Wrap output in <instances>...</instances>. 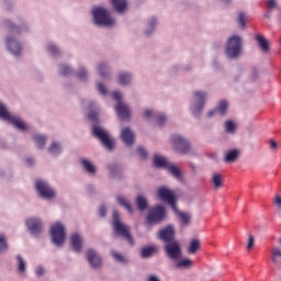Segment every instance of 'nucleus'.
<instances>
[{"label":"nucleus","instance_id":"9","mask_svg":"<svg viewBox=\"0 0 281 281\" xmlns=\"http://www.w3.org/2000/svg\"><path fill=\"white\" fill-rule=\"evenodd\" d=\"M165 218L166 209L164 207V205H156L149 211L147 216V223H149V225H157L161 223V221H164Z\"/></svg>","mask_w":281,"mask_h":281},{"label":"nucleus","instance_id":"1","mask_svg":"<svg viewBox=\"0 0 281 281\" xmlns=\"http://www.w3.org/2000/svg\"><path fill=\"white\" fill-rule=\"evenodd\" d=\"M112 225L114 227V232L115 234H117V236H122V238H126L127 243L130 245H135V240L133 239V236H131V228H128V226L122 224V222H120V213H117V211H113V222Z\"/></svg>","mask_w":281,"mask_h":281},{"label":"nucleus","instance_id":"42","mask_svg":"<svg viewBox=\"0 0 281 281\" xmlns=\"http://www.w3.org/2000/svg\"><path fill=\"white\" fill-rule=\"evenodd\" d=\"M179 216H180L183 225H190V214L181 212V213H179Z\"/></svg>","mask_w":281,"mask_h":281},{"label":"nucleus","instance_id":"34","mask_svg":"<svg viewBox=\"0 0 281 281\" xmlns=\"http://www.w3.org/2000/svg\"><path fill=\"white\" fill-rule=\"evenodd\" d=\"M132 78H131V74L128 72H122L119 75V82L123 86L128 85V82H131Z\"/></svg>","mask_w":281,"mask_h":281},{"label":"nucleus","instance_id":"59","mask_svg":"<svg viewBox=\"0 0 281 281\" xmlns=\"http://www.w3.org/2000/svg\"><path fill=\"white\" fill-rule=\"evenodd\" d=\"M274 203L278 205V207H281V196L280 195H277L274 198Z\"/></svg>","mask_w":281,"mask_h":281},{"label":"nucleus","instance_id":"11","mask_svg":"<svg viewBox=\"0 0 281 281\" xmlns=\"http://www.w3.org/2000/svg\"><path fill=\"white\" fill-rule=\"evenodd\" d=\"M35 188L42 199H53V196H56L54 189L43 180H37L35 182Z\"/></svg>","mask_w":281,"mask_h":281},{"label":"nucleus","instance_id":"29","mask_svg":"<svg viewBox=\"0 0 281 281\" xmlns=\"http://www.w3.org/2000/svg\"><path fill=\"white\" fill-rule=\"evenodd\" d=\"M212 182L215 190L223 188V176L221 173H214L212 177Z\"/></svg>","mask_w":281,"mask_h":281},{"label":"nucleus","instance_id":"17","mask_svg":"<svg viewBox=\"0 0 281 281\" xmlns=\"http://www.w3.org/2000/svg\"><path fill=\"white\" fill-rule=\"evenodd\" d=\"M121 139L125 146H133L135 144V133H133L131 127H125L121 132Z\"/></svg>","mask_w":281,"mask_h":281},{"label":"nucleus","instance_id":"54","mask_svg":"<svg viewBox=\"0 0 281 281\" xmlns=\"http://www.w3.org/2000/svg\"><path fill=\"white\" fill-rule=\"evenodd\" d=\"M112 256L117 260V262H124V257L122 255L113 252Z\"/></svg>","mask_w":281,"mask_h":281},{"label":"nucleus","instance_id":"50","mask_svg":"<svg viewBox=\"0 0 281 281\" xmlns=\"http://www.w3.org/2000/svg\"><path fill=\"white\" fill-rule=\"evenodd\" d=\"M157 124H158V126H161L162 124H166V116L164 114H159L157 116Z\"/></svg>","mask_w":281,"mask_h":281},{"label":"nucleus","instance_id":"5","mask_svg":"<svg viewBox=\"0 0 281 281\" xmlns=\"http://www.w3.org/2000/svg\"><path fill=\"white\" fill-rule=\"evenodd\" d=\"M92 134L103 144L104 148H106L108 150H113V148H115L113 138L109 136V132L104 131V128L100 126H93Z\"/></svg>","mask_w":281,"mask_h":281},{"label":"nucleus","instance_id":"51","mask_svg":"<svg viewBox=\"0 0 281 281\" xmlns=\"http://www.w3.org/2000/svg\"><path fill=\"white\" fill-rule=\"evenodd\" d=\"M88 120H90L91 122H98V113L95 112H90L88 114Z\"/></svg>","mask_w":281,"mask_h":281},{"label":"nucleus","instance_id":"37","mask_svg":"<svg viewBox=\"0 0 281 281\" xmlns=\"http://www.w3.org/2000/svg\"><path fill=\"white\" fill-rule=\"evenodd\" d=\"M8 251V239L4 235H0V254H5Z\"/></svg>","mask_w":281,"mask_h":281},{"label":"nucleus","instance_id":"62","mask_svg":"<svg viewBox=\"0 0 281 281\" xmlns=\"http://www.w3.org/2000/svg\"><path fill=\"white\" fill-rule=\"evenodd\" d=\"M149 281H159V279H157V277H155V276H151V277H149Z\"/></svg>","mask_w":281,"mask_h":281},{"label":"nucleus","instance_id":"58","mask_svg":"<svg viewBox=\"0 0 281 281\" xmlns=\"http://www.w3.org/2000/svg\"><path fill=\"white\" fill-rule=\"evenodd\" d=\"M43 273H45V269L43 267H38L36 269V276H43Z\"/></svg>","mask_w":281,"mask_h":281},{"label":"nucleus","instance_id":"36","mask_svg":"<svg viewBox=\"0 0 281 281\" xmlns=\"http://www.w3.org/2000/svg\"><path fill=\"white\" fill-rule=\"evenodd\" d=\"M225 131L226 133L234 134L236 133V123L234 121L229 120L225 122Z\"/></svg>","mask_w":281,"mask_h":281},{"label":"nucleus","instance_id":"48","mask_svg":"<svg viewBox=\"0 0 281 281\" xmlns=\"http://www.w3.org/2000/svg\"><path fill=\"white\" fill-rule=\"evenodd\" d=\"M256 243V238L254 237V235H249L248 236V243H247V249H251L254 247Z\"/></svg>","mask_w":281,"mask_h":281},{"label":"nucleus","instance_id":"28","mask_svg":"<svg viewBox=\"0 0 281 281\" xmlns=\"http://www.w3.org/2000/svg\"><path fill=\"white\" fill-rule=\"evenodd\" d=\"M271 260L274 265H281V250L280 248H272L271 249Z\"/></svg>","mask_w":281,"mask_h":281},{"label":"nucleus","instance_id":"40","mask_svg":"<svg viewBox=\"0 0 281 281\" xmlns=\"http://www.w3.org/2000/svg\"><path fill=\"white\" fill-rule=\"evenodd\" d=\"M18 262H19V272L25 273V261L23 260V257L18 256Z\"/></svg>","mask_w":281,"mask_h":281},{"label":"nucleus","instance_id":"43","mask_svg":"<svg viewBox=\"0 0 281 281\" xmlns=\"http://www.w3.org/2000/svg\"><path fill=\"white\" fill-rule=\"evenodd\" d=\"M237 21H238L240 27H245V25H246V16H245V13L239 12V13H238V19H237Z\"/></svg>","mask_w":281,"mask_h":281},{"label":"nucleus","instance_id":"60","mask_svg":"<svg viewBox=\"0 0 281 281\" xmlns=\"http://www.w3.org/2000/svg\"><path fill=\"white\" fill-rule=\"evenodd\" d=\"M153 115L151 110H145L144 117H150Z\"/></svg>","mask_w":281,"mask_h":281},{"label":"nucleus","instance_id":"44","mask_svg":"<svg viewBox=\"0 0 281 281\" xmlns=\"http://www.w3.org/2000/svg\"><path fill=\"white\" fill-rule=\"evenodd\" d=\"M148 25H149V29H150L151 31H146V32H145V34H146L147 36L153 33V30H155V25H157V20H156V19H151V20L149 21Z\"/></svg>","mask_w":281,"mask_h":281},{"label":"nucleus","instance_id":"22","mask_svg":"<svg viewBox=\"0 0 281 281\" xmlns=\"http://www.w3.org/2000/svg\"><path fill=\"white\" fill-rule=\"evenodd\" d=\"M111 3L113 5L114 10L116 12H119V14H122V12H125L126 8L128 5L126 0H111Z\"/></svg>","mask_w":281,"mask_h":281},{"label":"nucleus","instance_id":"18","mask_svg":"<svg viewBox=\"0 0 281 281\" xmlns=\"http://www.w3.org/2000/svg\"><path fill=\"white\" fill-rule=\"evenodd\" d=\"M7 47L14 56H19L21 54V43L12 37H7Z\"/></svg>","mask_w":281,"mask_h":281},{"label":"nucleus","instance_id":"35","mask_svg":"<svg viewBox=\"0 0 281 281\" xmlns=\"http://www.w3.org/2000/svg\"><path fill=\"white\" fill-rule=\"evenodd\" d=\"M81 164H82L85 170H87L89 172V175H95V166H93V164H91V161L82 160Z\"/></svg>","mask_w":281,"mask_h":281},{"label":"nucleus","instance_id":"45","mask_svg":"<svg viewBox=\"0 0 281 281\" xmlns=\"http://www.w3.org/2000/svg\"><path fill=\"white\" fill-rule=\"evenodd\" d=\"M137 153L142 159H146L148 157V151L143 147H138Z\"/></svg>","mask_w":281,"mask_h":281},{"label":"nucleus","instance_id":"6","mask_svg":"<svg viewBox=\"0 0 281 281\" xmlns=\"http://www.w3.org/2000/svg\"><path fill=\"white\" fill-rule=\"evenodd\" d=\"M157 194L158 199H160V201H164V203H167V205H170L173 212H179V209H177V198H175V192L166 187H160Z\"/></svg>","mask_w":281,"mask_h":281},{"label":"nucleus","instance_id":"61","mask_svg":"<svg viewBox=\"0 0 281 281\" xmlns=\"http://www.w3.org/2000/svg\"><path fill=\"white\" fill-rule=\"evenodd\" d=\"M26 164H29L30 166H32V164H34V160L32 158H27L26 159Z\"/></svg>","mask_w":281,"mask_h":281},{"label":"nucleus","instance_id":"3","mask_svg":"<svg viewBox=\"0 0 281 281\" xmlns=\"http://www.w3.org/2000/svg\"><path fill=\"white\" fill-rule=\"evenodd\" d=\"M243 54V38L238 35L231 36L226 44V56L238 58Z\"/></svg>","mask_w":281,"mask_h":281},{"label":"nucleus","instance_id":"10","mask_svg":"<svg viewBox=\"0 0 281 281\" xmlns=\"http://www.w3.org/2000/svg\"><path fill=\"white\" fill-rule=\"evenodd\" d=\"M50 235L54 245L60 247V245L65 243V226H63V224H60L59 222L54 224L50 228Z\"/></svg>","mask_w":281,"mask_h":281},{"label":"nucleus","instance_id":"13","mask_svg":"<svg viewBox=\"0 0 281 281\" xmlns=\"http://www.w3.org/2000/svg\"><path fill=\"white\" fill-rule=\"evenodd\" d=\"M194 98L196 102L193 108V115L199 117V115H201V111H203V106H205L207 94H205V92L196 91L194 92Z\"/></svg>","mask_w":281,"mask_h":281},{"label":"nucleus","instance_id":"27","mask_svg":"<svg viewBox=\"0 0 281 281\" xmlns=\"http://www.w3.org/2000/svg\"><path fill=\"white\" fill-rule=\"evenodd\" d=\"M155 254H157V247L155 246L145 247L140 251L142 258H150Z\"/></svg>","mask_w":281,"mask_h":281},{"label":"nucleus","instance_id":"12","mask_svg":"<svg viewBox=\"0 0 281 281\" xmlns=\"http://www.w3.org/2000/svg\"><path fill=\"white\" fill-rule=\"evenodd\" d=\"M165 251L171 260H179L181 257V246H179V241H170L165 246Z\"/></svg>","mask_w":281,"mask_h":281},{"label":"nucleus","instance_id":"4","mask_svg":"<svg viewBox=\"0 0 281 281\" xmlns=\"http://www.w3.org/2000/svg\"><path fill=\"white\" fill-rule=\"evenodd\" d=\"M0 119L5 120L15 126V128H19V131H27V124H25L20 117L12 116L3 103H0Z\"/></svg>","mask_w":281,"mask_h":281},{"label":"nucleus","instance_id":"19","mask_svg":"<svg viewBox=\"0 0 281 281\" xmlns=\"http://www.w3.org/2000/svg\"><path fill=\"white\" fill-rule=\"evenodd\" d=\"M256 41L258 43V47L261 49L263 54H269V52H271V46L269 45V41L265 36L257 35Z\"/></svg>","mask_w":281,"mask_h":281},{"label":"nucleus","instance_id":"53","mask_svg":"<svg viewBox=\"0 0 281 281\" xmlns=\"http://www.w3.org/2000/svg\"><path fill=\"white\" fill-rule=\"evenodd\" d=\"M98 89L102 95H106V87L102 83H98Z\"/></svg>","mask_w":281,"mask_h":281},{"label":"nucleus","instance_id":"30","mask_svg":"<svg viewBox=\"0 0 281 281\" xmlns=\"http://www.w3.org/2000/svg\"><path fill=\"white\" fill-rule=\"evenodd\" d=\"M136 204L140 212H144V210H146V207H148V201L146 200V198H144L142 195L137 196Z\"/></svg>","mask_w":281,"mask_h":281},{"label":"nucleus","instance_id":"38","mask_svg":"<svg viewBox=\"0 0 281 281\" xmlns=\"http://www.w3.org/2000/svg\"><path fill=\"white\" fill-rule=\"evenodd\" d=\"M59 72L61 76H69V74H71V68H69V66L63 64L59 66Z\"/></svg>","mask_w":281,"mask_h":281},{"label":"nucleus","instance_id":"39","mask_svg":"<svg viewBox=\"0 0 281 281\" xmlns=\"http://www.w3.org/2000/svg\"><path fill=\"white\" fill-rule=\"evenodd\" d=\"M48 150L52 155H58L60 153V145H58V143H53Z\"/></svg>","mask_w":281,"mask_h":281},{"label":"nucleus","instance_id":"2","mask_svg":"<svg viewBox=\"0 0 281 281\" xmlns=\"http://www.w3.org/2000/svg\"><path fill=\"white\" fill-rule=\"evenodd\" d=\"M92 14L97 25H104L105 27L115 25V20L111 16V13L102 7L94 8Z\"/></svg>","mask_w":281,"mask_h":281},{"label":"nucleus","instance_id":"32","mask_svg":"<svg viewBox=\"0 0 281 281\" xmlns=\"http://www.w3.org/2000/svg\"><path fill=\"white\" fill-rule=\"evenodd\" d=\"M116 201L119 205H122L123 207H125V210H127V212H130V214H133V206H131V203H128L126 199L119 196L116 198Z\"/></svg>","mask_w":281,"mask_h":281},{"label":"nucleus","instance_id":"14","mask_svg":"<svg viewBox=\"0 0 281 281\" xmlns=\"http://www.w3.org/2000/svg\"><path fill=\"white\" fill-rule=\"evenodd\" d=\"M158 238L164 240V243H173L175 240V226L168 225L167 227L162 228L158 233Z\"/></svg>","mask_w":281,"mask_h":281},{"label":"nucleus","instance_id":"52","mask_svg":"<svg viewBox=\"0 0 281 281\" xmlns=\"http://www.w3.org/2000/svg\"><path fill=\"white\" fill-rule=\"evenodd\" d=\"M277 5H278V2H277L276 0H268V1H267V7H268L270 10H273Z\"/></svg>","mask_w":281,"mask_h":281},{"label":"nucleus","instance_id":"23","mask_svg":"<svg viewBox=\"0 0 281 281\" xmlns=\"http://www.w3.org/2000/svg\"><path fill=\"white\" fill-rule=\"evenodd\" d=\"M239 155H240V151H238V149H232L227 151L224 157L225 164H234V161L238 159Z\"/></svg>","mask_w":281,"mask_h":281},{"label":"nucleus","instance_id":"26","mask_svg":"<svg viewBox=\"0 0 281 281\" xmlns=\"http://www.w3.org/2000/svg\"><path fill=\"white\" fill-rule=\"evenodd\" d=\"M193 262L190 259H182L178 262H176L175 267L176 269H192Z\"/></svg>","mask_w":281,"mask_h":281},{"label":"nucleus","instance_id":"31","mask_svg":"<svg viewBox=\"0 0 281 281\" xmlns=\"http://www.w3.org/2000/svg\"><path fill=\"white\" fill-rule=\"evenodd\" d=\"M33 139L35 140L37 148H45V144L47 142V138H45V136L37 134L34 135Z\"/></svg>","mask_w":281,"mask_h":281},{"label":"nucleus","instance_id":"47","mask_svg":"<svg viewBox=\"0 0 281 281\" xmlns=\"http://www.w3.org/2000/svg\"><path fill=\"white\" fill-rule=\"evenodd\" d=\"M77 78H79V80H86L87 79V70H85V68H81L77 72Z\"/></svg>","mask_w":281,"mask_h":281},{"label":"nucleus","instance_id":"25","mask_svg":"<svg viewBox=\"0 0 281 281\" xmlns=\"http://www.w3.org/2000/svg\"><path fill=\"white\" fill-rule=\"evenodd\" d=\"M201 249V240L199 239H192L189 244L188 254H196Z\"/></svg>","mask_w":281,"mask_h":281},{"label":"nucleus","instance_id":"55","mask_svg":"<svg viewBox=\"0 0 281 281\" xmlns=\"http://www.w3.org/2000/svg\"><path fill=\"white\" fill-rule=\"evenodd\" d=\"M99 215L101 216V218H104V216H106V206H101L99 209Z\"/></svg>","mask_w":281,"mask_h":281},{"label":"nucleus","instance_id":"16","mask_svg":"<svg viewBox=\"0 0 281 281\" xmlns=\"http://www.w3.org/2000/svg\"><path fill=\"white\" fill-rule=\"evenodd\" d=\"M87 260L89 265L92 267V269H98L99 267L102 266V258L93 249L87 250Z\"/></svg>","mask_w":281,"mask_h":281},{"label":"nucleus","instance_id":"33","mask_svg":"<svg viewBox=\"0 0 281 281\" xmlns=\"http://www.w3.org/2000/svg\"><path fill=\"white\" fill-rule=\"evenodd\" d=\"M167 170L175 177L176 179H181V170L177 168L175 165H170L167 167Z\"/></svg>","mask_w":281,"mask_h":281},{"label":"nucleus","instance_id":"57","mask_svg":"<svg viewBox=\"0 0 281 281\" xmlns=\"http://www.w3.org/2000/svg\"><path fill=\"white\" fill-rule=\"evenodd\" d=\"M269 144H270L271 150H277L278 149V143L276 140L271 139L269 142Z\"/></svg>","mask_w":281,"mask_h":281},{"label":"nucleus","instance_id":"41","mask_svg":"<svg viewBox=\"0 0 281 281\" xmlns=\"http://www.w3.org/2000/svg\"><path fill=\"white\" fill-rule=\"evenodd\" d=\"M98 71H99V75L101 76V78H106L108 72H105L106 71V65L105 64H100L99 67H98Z\"/></svg>","mask_w":281,"mask_h":281},{"label":"nucleus","instance_id":"15","mask_svg":"<svg viewBox=\"0 0 281 281\" xmlns=\"http://www.w3.org/2000/svg\"><path fill=\"white\" fill-rule=\"evenodd\" d=\"M26 226L33 236H40L41 232H43V222L38 218H29L26 221Z\"/></svg>","mask_w":281,"mask_h":281},{"label":"nucleus","instance_id":"46","mask_svg":"<svg viewBox=\"0 0 281 281\" xmlns=\"http://www.w3.org/2000/svg\"><path fill=\"white\" fill-rule=\"evenodd\" d=\"M7 25L9 27V32H13V34H19V27L14 26V24H12V22L8 21Z\"/></svg>","mask_w":281,"mask_h":281},{"label":"nucleus","instance_id":"63","mask_svg":"<svg viewBox=\"0 0 281 281\" xmlns=\"http://www.w3.org/2000/svg\"><path fill=\"white\" fill-rule=\"evenodd\" d=\"M225 3H232V0H223Z\"/></svg>","mask_w":281,"mask_h":281},{"label":"nucleus","instance_id":"24","mask_svg":"<svg viewBox=\"0 0 281 281\" xmlns=\"http://www.w3.org/2000/svg\"><path fill=\"white\" fill-rule=\"evenodd\" d=\"M154 166L156 168H168V166H170V162L168 161V159L164 158L162 156L155 155Z\"/></svg>","mask_w":281,"mask_h":281},{"label":"nucleus","instance_id":"20","mask_svg":"<svg viewBox=\"0 0 281 281\" xmlns=\"http://www.w3.org/2000/svg\"><path fill=\"white\" fill-rule=\"evenodd\" d=\"M70 244L74 249V251H82V237L78 235V233H75L70 237Z\"/></svg>","mask_w":281,"mask_h":281},{"label":"nucleus","instance_id":"21","mask_svg":"<svg viewBox=\"0 0 281 281\" xmlns=\"http://www.w3.org/2000/svg\"><path fill=\"white\" fill-rule=\"evenodd\" d=\"M229 104L227 103V101L222 100L217 106L216 110L210 111L207 116L209 117H214V115L217 113V111L221 113V115H225V113H227V109H228Z\"/></svg>","mask_w":281,"mask_h":281},{"label":"nucleus","instance_id":"8","mask_svg":"<svg viewBox=\"0 0 281 281\" xmlns=\"http://www.w3.org/2000/svg\"><path fill=\"white\" fill-rule=\"evenodd\" d=\"M171 142L173 145V149L176 150V153H179V155H188V153L192 150V146H190V142L181 137V135L176 134L171 136Z\"/></svg>","mask_w":281,"mask_h":281},{"label":"nucleus","instance_id":"7","mask_svg":"<svg viewBox=\"0 0 281 281\" xmlns=\"http://www.w3.org/2000/svg\"><path fill=\"white\" fill-rule=\"evenodd\" d=\"M112 98L117 101L115 109L120 120H130L131 108L122 102V93H120V91H114L112 92Z\"/></svg>","mask_w":281,"mask_h":281},{"label":"nucleus","instance_id":"56","mask_svg":"<svg viewBox=\"0 0 281 281\" xmlns=\"http://www.w3.org/2000/svg\"><path fill=\"white\" fill-rule=\"evenodd\" d=\"M109 170L112 175H115V172H117V170H120V167H117V165H111L109 167Z\"/></svg>","mask_w":281,"mask_h":281},{"label":"nucleus","instance_id":"49","mask_svg":"<svg viewBox=\"0 0 281 281\" xmlns=\"http://www.w3.org/2000/svg\"><path fill=\"white\" fill-rule=\"evenodd\" d=\"M48 52L53 56H56L57 54H60V50L58 49V47H56L54 45L48 46Z\"/></svg>","mask_w":281,"mask_h":281}]
</instances>
